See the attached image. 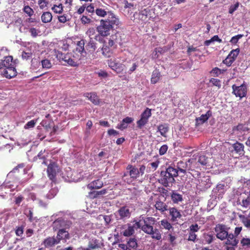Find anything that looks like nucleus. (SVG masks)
Listing matches in <instances>:
<instances>
[{
	"label": "nucleus",
	"instance_id": "obj_1",
	"mask_svg": "<svg viewBox=\"0 0 250 250\" xmlns=\"http://www.w3.org/2000/svg\"><path fill=\"white\" fill-rule=\"evenodd\" d=\"M120 24V21L115 14H110L109 17L101 19L100 24L96 27L97 31L101 36L105 37L110 34L111 31L117 28Z\"/></svg>",
	"mask_w": 250,
	"mask_h": 250
},
{
	"label": "nucleus",
	"instance_id": "obj_2",
	"mask_svg": "<svg viewBox=\"0 0 250 250\" xmlns=\"http://www.w3.org/2000/svg\"><path fill=\"white\" fill-rule=\"evenodd\" d=\"M143 226L142 230L145 233L149 234L153 239L160 240L162 239V234L159 229L154 228L157 221L152 217H142Z\"/></svg>",
	"mask_w": 250,
	"mask_h": 250
},
{
	"label": "nucleus",
	"instance_id": "obj_3",
	"mask_svg": "<svg viewBox=\"0 0 250 250\" xmlns=\"http://www.w3.org/2000/svg\"><path fill=\"white\" fill-rule=\"evenodd\" d=\"M178 175L177 169L169 166L165 171H162L160 174V178L159 182L165 187L169 186V184H172L175 180L174 177Z\"/></svg>",
	"mask_w": 250,
	"mask_h": 250
},
{
	"label": "nucleus",
	"instance_id": "obj_4",
	"mask_svg": "<svg viewBox=\"0 0 250 250\" xmlns=\"http://www.w3.org/2000/svg\"><path fill=\"white\" fill-rule=\"evenodd\" d=\"M108 66L118 74H122L125 69V65L120 63L116 58H112L107 61Z\"/></svg>",
	"mask_w": 250,
	"mask_h": 250
},
{
	"label": "nucleus",
	"instance_id": "obj_5",
	"mask_svg": "<svg viewBox=\"0 0 250 250\" xmlns=\"http://www.w3.org/2000/svg\"><path fill=\"white\" fill-rule=\"evenodd\" d=\"M232 94L234 95L236 97H239L240 99L247 96L248 92V88L247 85L244 83L239 86L236 84L232 85Z\"/></svg>",
	"mask_w": 250,
	"mask_h": 250
},
{
	"label": "nucleus",
	"instance_id": "obj_6",
	"mask_svg": "<svg viewBox=\"0 0 250 250\" xmlns=\"http://www.w3.org/2000/svg\"><path fill=\"white\" fill-rule=\"evenodd\" d=\"M72 223L70 221L58 218L53 222L52 227L54 230L56 231L60 229H69Z\"/></svg>",
	"mask_w": 250,
	"mask_h": 250
},
{
	"label": "nucleus",
	"instance_id": "obj_7",
	"mask_svg": "<svg viewBox=\"0 0 250 250\" xmlns=\"http://www.w3.org/2000/svg\"><path fill=\"white\" fill-rule=\"evenodd\" d=\"M59 172V167L55 162H51L47 169V175L49 179L55 182L56 180V176Z\"/></svg>",
	"mask_w": 250,
	"mask_h": 250
},
{
	"label": "nucleus",
	"instance_id": "obj_8",
	"mask_svg": "<svg viewBox=\"0 0 250 250\" xmlns=\"http://www.w3.org/2000/svg\"><path fill=\"white\" fill-rule=\"evenodd\" d=\"M215 231L216 233L217 238L224 240L226 239L228 236V230L225 225L218 224L215 228Z\"/></svg>",
	"mask_w": 250,
	"mask_h": 250
},
{
	"label": "nucleus",
	"instance_id": "obj_9",
	"mask_svg": "<svg viewBox=\"0 0 250 250\" xmlns=\"http://www.w3.org/2000/svg\"><path fill=\"white\" fill-rule=\"evenodd\" d=\"M57 58L60 61H63L65 62L63 63L64 65H68L71 66H74V62L72 60V54H65L59 52L57 54Z\"/></svg>",
	"mask_w": 250,
	"mask_h": 250
},
{
	"label": "nucleus",
	"instance_id": "obj_10",
	"mask_svg": "<svg viewBox=\"0 0 250 250\" xmlns=\"http://www.w3.org/2000/svg\"><path fill=\"white\" fill-rule=\"evenodd\" d=\"M168 210L169 211L170 220L172 222H176L182 217V214L180 210L176 208L170 207Z\"/></svg>",
	"mask_w": 250,
	"mask_h": 250
},
{
	"label": "nucleus",
	"instance_id": "obj_11",
	"mask_svg": "<svg viewBox=\"0 0 250 250\" xmlns=\"http://www.w3.org/2000/svg\"><path fill=\"white\" fill-rule=\"evenodd\" d=\"M154 207L156 210H158L162 214H164L169 208L167 204L160 199H158L155 202Z\"/></svg>",
	"mask_w": 250,
	"mask_h": 250
},
{
	"label": "nucleus",
	"instance_id": "obj_12",
	"mask_svg": "<svg viewBox=\"0 0 250 250\" xmlns=\"http://www.w3.org/2000/svg\"><path fill=\"white\" fill-rule=\"evenodd\" d=\"M1 73L4 77L9 79L15 77L17 74L15 66L4 68Z\"/></svg>",
	"mask_w": 250,
	"mask_h": 250
},
{
	"label": "nucleus",
	"instance_id": "obj_13",
	"mask_svg": "<svg viewBox=\"0 0 250 250\" xmlns=\"http://www.w3.org/2000/svg\"><path fill=\"white\" fill-rule=\"evenodd\" d=\"M83 96L87 98L94 105H99L100 103V99L96 92H86Z\"/></svg>",
	"mask_w": 250,
	"mask_h": 250
},
{
	"label": "nucleus",
	"instance_id": "obj_14",
	"mask_svg": "<svg viewBox=\"0 0 250 250\" xmlns=\"http://www.w3.org/2000/svg\"><path fill=\"white\" fill-rule=\"evenodd\" d=\"M68 229H60L58 230L57 234V239L59 240L60 243L61 240L66 241L70 239V236L68 232Z\"/></svg>",
	"mask_w": 250,
	"mask_h": 250
},
{
	"label": "nucleus",
	"instance_id": "obj_15",
	"mask_svg": "<svg viewBox=\"0 0 250 250\" xmlns=\"http://www.w3.org/2000/svg\"><path fill=\"white\" fill-rule=\"evenodd\" d=\"M233 150L232 152L234 151L236 153L238 154L240 156H243L245 154L244 146L242 143L238 142H236L232 145Z\"/></svg>",
	"mask_w": 250,
	"mask_h": 250
},
{
	"label": "nucleus",
	"instance_id": "obj_16",
	"mask_svg": "<svg viewBox=\"0 0 250 250\" xmlns=\"http://www.w3.org/2000/svg\"><path fill=\"white\" fill-rule=\"evenodd\" d=\"M118 213L121 219L129 218L131 215L129 209L126 206L121 207L118 210Z\"/></svg>",
	"mask_w": 250,
	"mask_h": 250
},
{
	"label": "nucleus",
	"instance_id": "obj_17",
	"mask_svg": "<svg viewBox=\"0 0 250 250\" xmlns=\"http://www.w3.org/2000/svg\"><path fill=\"white\" fill-rule=\"evenodd\" d=\"M126 169L129 170L128 174L131 178L134 179H137L139 177V171L137 168L135 167L129 165L126 167Z\"/></svg>",
	"mask_w": 250,
	"mask_h": 250
},
{
	"label": "nucleus",
	"instance_id": "obj_18",
	"mask_svg": "<svg viewBox=\"0 0 250 250\" xmlns=\"http://www.w3.org/2000/svg\"><path fill=\"white\" fill-rule=\"evenodd\" d=\"M59 240L54 237H48L44 240L43 244L46 248H49L59 244Z\"/></svg>",
	"mask_w": 250,
	"mask_h": 250
},
{
	"label": "nucleus",
	"instance_id": "obj_19",
	"mask_svg": "<svg viewBox=\"0 0 250 250\" xmlns=\"http://www.w3.org/2000/svg\"><path fill=\"white\" fill-rule=\"evenodd\" d=\"M249 128L245 124H239L233 127L232 131L234 133L238 134L249 131Z\"/></svg>",
	"mask_w": 250,
	"mask_h": 250
},
{
	"label": "nucleus",
	"instance_id": "obj_20",
	"mask_svg": "<svg viewBox=\"0 0 250 250\" xmlns=\"http://www.w3.org/2000/svg\"><path fill=\"white\" fill-rule=\"evenodd\" d=\"M133 120L132 118L126 117L122 120L120 124L118 125L117 128L121 130L125 129L127 127L128 125L131 123Z\"/></svg>",
	"mask_w": 250,
	"mask_h": 250
},
{
	"label": "nucleus",
	"instance_id": "obj_21",
	"mask_svg": "<svg viewBox=\"0 0 250 250\" xmlns=\"http://www.w3.org/2000/svg\"><path fill=\"white\" fill-rule=\"evenodd\" d=\"M212 115V112L209 110H208L205 114H202L200 117L196 119V124H203L208 121V118Z\"/></svg>",
	"mask_w": 250,
	"mask_h": 250
},
{
	"label": "nucleus",
	"instance_id": "obj_22",
	"mask_svg": "<svg viewBox=\"0 0 250 250\" xmlns=\"http://www.w3.org/2000/svg\"><path fill=\"white\" fill-rule=\"evenodd\" d=\"M103 186V182L100 179L94 180L87 185V188L89 189H100Z\"/></svg>",
	"mask_w": 250,
	"mask_h": 250
},
{
	"label": "nucleus",
	"instance_id": "obj_23",
	"mask_svg": "<svg viewBox=\"0 0 250 250\" xmlns=\"http://www.w3.org/2000/svg\"><path fill=\"white\" fill-rule=\"evenodd\" d=\"M96 14L100 17L105 18L106 17H109V15L111 14H115L111 11H106L105 9L102 8H97L95 10Z\"/></svg>",
	"mask_w": 250,
	"mask_h": 250
},
{
	"label": "nucleus",
	"instance_id": "obj_24",
	"mask_svg": "<svg viewBox=\"0 0 250 250\" xmlns=\"http://www.w3.org/2000/svg\"><path fill=\"white\" fill-rule=\"evenodd\" d=\"M162 75L159 69H155L153 70L152 73L151 78L150 79L151 83L155 84L159 81Z\"/></svg>",
	"mask_w": 250,
	"mask_h": 250
},
{
	"label": "nucleus",
	"instance_id": "obj_25",
	"mask_svg": "<svg viewBox=\"0 0 250 250\" xmlns=\"http://www.w3.org/2000/svg\"><path fill=\"white\" fill-rule=\"evenodd\" d=\"M227 241L226 244L227 245H231V246H236L238 243V240L234 237V234L232 233H228L227 237L226 238Z\"/></svg>",
	"mask_w": 250,
	"mask_h": 250
},
{
	"label": "nucleus",
	"instance_id": "obj_26",
	"mask_svg": "<svg viewBox=\"0 0 250 250\" xmlns=\"http://www.w3.org/2000/svg\"><path fill=\"white\" fill-rule=\"evenodd\" d=\"M171 199L174 204H178L183 200L182 195L178 193L175 191H172L170 194Z\"/></svg>",
	"mask_w": 250,
	"mask_h": 250
},
{
	"label": "nucleus",
	"instance_id": "obj_27",
	"mask_svg": "<svg viewBox=\"0 0 250 250\" xmlns=\"http://www.w3.org/2000/svg\"><path fill=\"white\" fill-rule=\"evenodd\" d=\"M158 131L160 132L161 135L165 137H167V133L168 131L169 127L167 124H160L158 126Z\"/></svg>",
	"mask_w": 250,
	"mask_h": 250
},
{
	"label": "nucleus",
	"instance_id": "obj_28",
	"mask_svg": "<svg viewBox=\"0 0 250 250\" xmlns=\"http://www.w3.org/2000/svg\"><path fill=\"white\" fill-rule=\"evenodd\" d=\"M3 67L7 68L11 66H15V63L13 61V58L12 56L5 57L3 60H2Z\"/></svg>",
	"mask_w": 250,
	"mask_h": 250
},
{
	"label": "nucleus",
	"instance_id": "obj_29",
	"mask_svg": "<svg viewBox=\"0 0 250 250\" xmlns=\"http://www.w3.org/2000/svg\"><path fill=\"white\" fill-rule=\"evenodd\" d=\"M41 64L42 68L44 69H49L52 68V64L51 61L48 59L44 58L39 62V65Z\"/></svg>",
	"mask_w": 250,
	"mask_h": 250
},
{
	"label": "nucleus",
	"instance_id": "obj_30",
	"mask_svg": "<svg viewBox=\"0 0 250 250\" xmlns=\"http://www.w3.org/2000/svg\"><path fill=\"white\" fill-rule=\"evenodd\" d=\"M177 168L178 171L185 174L187 169H190V167L187 166V164L184 163L183 161H180L177 164Z\"/></svg>",
	"mask_w": 250,
	"mask_h": 250
},
{
	"label": "nucleus",
	"instance_id": "obj_31",
	"mask_svg": "<svg viewBox=\"0 0 250 250\" xmlns=\"http://www.w3.org/2000/svg\"><path fill=\"white\" fill-rule=\"evenodd\" d=\"M41 20L43 23H48L52 20V15L50 12H44L41 16Z\"/></svg>",
	"mask_w": 250,
	"mask_h": 250
},
{
	"label": "nucleus",
	"instance_id": "obj_32",
	"mask_svg": "<svg viewBox=\"0 0 250 250\" xmlns=\"http://www.w3.org/2000/svg\"><path fill=\"white\" fill-rule=\"evenodd\" d=\"M160 164V162L158 160L149 163L147 166V172H150L151 171H155L158 167L159 165Z\"/></svg>",
	"mask_w": 250,
	"mask_h": 250
},
{
	"label": "nucleus",
	"instance_id": "obj_33",
	"mask_svg": "<svg viewBox=\"0 0 250 250\" xmlns=\"http://www.w3.org/2000/svg\"><path fill=\"white\" fill-rule=\"evenodd\" d=\"M208 162V157L205 155H201L199 156L198 161L196 163L197 166H194V167H198L199 166V164H200L202 166H206Z\"/></svg>",
	"mask_w": 250,
	"mask_h": 250
},
{
	"label": "nucleus",
	"instance_id": "obj_34",
	"mask_svg": "<svg viewBox=\"0 0 250 250\" xmlns=\"http://www.w3.org/2000/svg\"><path fill=\"white\" fill-rule=\"evenodd\" d=\"M51 9L56 14H62L63 10V6L62 3H59L58 5L54 4Z\"/></svg>",
	"mask_w": 250,
	"mask_h": 250
},
{
	"label": "nucleus",
	"instance_id": "obj_35",
	"mask_svg": "<svg viewBox=\"0 0 250 250\" xmlns=\"http://www.w3.org/2000/svg\"><path fill=\"white\" fill-rule=\"evenodd\" d=\"M77 47L76 48V51L79 53L82 54L84 50V41L81 40L79 41L77 43Z\"/></svg>",
	"mask_w": 250,
	"mask_h": 250
},
{
	"label": "nucleus",
	"instance_id": "obj_36",
	"mask_svg": "<svg viewBox=\"0 0 250 250\" xmlns=\"http://www.w3.org/2000/svg\"><path fill=\"white\" fill-rule=\"evenodd\" d=\"M239 217L245 227L250 228V219L244 215H239Z\"/></svg>",
	"mask_w": 250,
	"mask_h": 250
},
{
	"label": "nucleus",
	"instance_id": "obj_37",
	"mask_svg": "<svg viewBox=\"0 0 250 250\" xmlns=\"http://www.w3.org/2000/svg\"><path fill=\"white\" fill-rule=\"evenodd\" d=\"M82 57V54H78L76 52H74V54L72 55V60L74 62V66H77L79 65V62L81 60Z\"/></svg>",
	"mask_w": 250,
	"mask_h": 250
},
{
	"label": "nucleus",
	"instance_id": "obj_38",
	"mask_svg": "<svg viewBox=\"0 0 250 250\" xmlns=\"http://www.w3.org/2000/svg\"><path fill=\"white\" fill-rule=\"evenodd\" d=\"M151 116V110L146 108L141 114V117L148 121V119Z\"/></svg>",
	"mask_w": 250,
	"mask_h": 250
},
{
	"label": "nucleus",
	"instance_id": "obj_39",
	"mask_svg": "<svg viewBox=\"0 0 250 250\" xmlns=\"http://www.w3.org/2000/svg\"><path fill=\"white\" fill-rule=\"evenodd\" d=\"M134 227L129 225L128 227L123 232L125 236H130L134 233Z\"/></svg>",
	"mask_w": 250,
	"mask_h": 250
},
{
	"label": "nucleus",
	"instance_id": "obj_40",
	"mask_svg": "<svg viewBox=\"0 0 250 250\" xmlns=\"http://www.w3.org/2000/svg\"><path fill=\"white\" fill-rule=\"evenodd\" d=\"M239 205L245 208H249L250 206V197L247 196L246 198L243 199Z\"/></svg>",
	"mask_w": 250,
	"mask_h": 250
},
{
	"label": "nucleus",
	"instance_id": "obj_41",
	"mask_svg": "<svg viewBox=\"0 0 250 250\" xmlns=\"http://www.w3.org/2000/svg\"><path fill=\"white\" fill-rule=\"evenodd\" d=\"M161 225L163 228L167 230H170L172 228L171 224L167 220L163 219L160 221Z\"/></svg>",
	"mask_w": 250,
	"mask_h": 250
},
{
	"label": "nucleus",
	"instance_id": "obj_42",
	"mask_svg": "<svg viewBox=\"0 0 250 250\" xmlns=\"http://www.w3.org/2000/svg\"><path fill=\"white\" fill-rule=\"evenodd\" d=\"M127 245L130 249H135L137 247V243L136 239L134 238H131L127 241Z\"/></svg>",
	"mask_w": 250,
	"mask_h": 250
},
{
	"label": "nucleus",
	"instance_id": "obj_43",
	"mask_svg": "<svg viewBox=\"0 0 250 250\" xmlns=\"http://www.w3.org/2000/svg\"><path fill=\"white\" fill-rule=\"evenodd\" d=\"M240 243L243 248H250V238H243L240 241Z\"/></svg>",
	"mask_w": 250,
	"mask_h": 250
},
{
	"label": "nucleus",
	"instance_id": "obj_44",
	"mask_svg": "<svg viewBox=\"0 0 250 250\" xmlns=\"http://www.w3.org/2000/svg\"><path fill=\"white\" fill-rule=\"evenodd\" d=\"M204 238L206 242L209 244L212 242L214 236L212 234L204 233Z\"/></svg>",
	"mask_w": 250,
	"mask_h": 250
},
{
	"label": "nucleus",
	"instance_id": "obj_45",
	"mask_svg": "<svg viewBox=\"0 0 250 250\" xmlns=\"http://www.w3.org/2000/svg\"><path fill=\"white\" fill-rule=\"evenodd\" d=\"M240 52L239 48H236L235 49L232 50L228 55L231 58L233 59V60H235L237 57L238 56Z\"/></svg>",
	"mask_w": 250,
	"mask_h": 250
},
{
	"label": "nucleus",
	"instance_id": "obj_46",
	"mask_svg": "<svg viewBox=\"0 0 250 250\" xmlns=\"http://www.w3.org/2000/svg\"><path fill=\"white\" fill-rule=\"evenodd\" d=\"M38 119L36 120H32L29 122H28L24 126V128L25 129H29L33 128L35 126L36 123Z\"/></svg>",
	"mask_w": 250,
	"mask_h": 250
},
{
	"label": "nucleus",
	"instance_id": "obj_47",
	"mask_svg": "<svg viewBox=\"0 0 250 250\" xmlns=\"http://www.w3.org/2000/svg\"><path fill=\"white\" fill-rule=\"evenodd\" d=\"M101 195L100 191H93L88 193V196L90 199H95L99 197Z\"/></svg>",
	"mask_w": 250,
	"mask_h": 250
},
{
	"label": "nucleus",
	"instance_id": "obj_48",
	"mask_svg": "<svg viewBox=\"0 0 250 250\" xmlns=\"http://www.w3.org/2000/svg\"><path fill=\"white\" fill-rule=\"evenodd\" d=\"M148 123V121L141 117L140 119L137 122V127L141 129L143 126L146 125Z\"/></svg>",
	"mask_w": 250,
	"mask_h": 250
},
{
	"label": "nucleus",
	"instance_id": "obj_49",
	"mask_svg": "<svg viewBox=\"0 0 250 250\" xmlns=\"http://www.w3.org/2000/svg\"><path fill=\"white\" fill-rule=\"evenodd\" d=\"M209 82L212 83L213 85L217 86L218 88H220L221 87V82L219 79L211 78L210 79Z\"/></svg>",
	"mask_w": 250,
	"mask_h": 250
},
{
	"label": "nucleus",
	"instance_id": "obj_50",
	"mask_svg": "<svg viewBox=\"0 0 250 250\" xmlns=\"http://www.w3.org/2000/svg\"><path fill=\"white\" fill-rule=\"evenodd\" d=\"M116 40H117L116 35H112L110 37L109 39L108 40L107 45L110 47L113 46L114 45Z\"/></svg>",
	"mask_w": 250,
	"mask_h": 250
},
{
	"label": "nucleus",
	"instance_id": "obj_51",
	"mask_svg": "<svg viewBox=\"0 0 250 250\" xmlns=\"http://www.w3.org/2000/svg\"><path fill=\"white\" fill-rule=\"evenodd\" d=\"M40 8L41 9H43L47 7L48 1L46 0H39L38 2Z\"/></svg>",
	"mask_w": 250,
	"mask_h": 250
},
{
	"label": "nucleus",
	"instance_id": "obj_52",
	"mask_svg": "<svg viewBox=\"0 0 250 250\" xmlns=\"http://www.w3.org/2000/svg\"><path fill=\"white\" fill-rule=\"evenodd\" d=\"M234 62L233 59H232L228 55L227 58L223 60V63L226 64L228 66H230L232 63Z\"/></svg>",
	"mask_w": 250,
	"mask_h": 250
},
{
	"label": "nucleus",
	"instance_id": "obj_53",
	"mask_svg": "<svg viewBox=\"0 0 250 250\" xmlns=\"http://www.w3.org/2000/svg\"><path fill=\"white\" fill-rule=\"evenodd\" d=\"M32 54L31 52H22L21 54V58L24 60H30L32 58Z\"/></svg>",
	"mask_w": 250,
	"mask_h": 250
},
{
	"label": "nucleus",
	"instance_id": "obj_54",
	"mask_svg": "<svg viewBox=\"0 0 250 250\" xmlns=\"http://www.w3.org/2000/svg\"><path fill=\"white\" fill-rule=\"evenodd\" d=\"M243 35L239 34L232 37L231 40H230V42L233 44H236L238 42L239 40L241 39L243 37Z\"/></svg>",
	"mask_w": 250,
	"mask_h": 250
},
{
	"label": "nucleus",
	"instance_id": "obj_55",
	"mask_svg": "<svg viewBox=\"0 0 250 250\" xmlns=\"http://www.w3.org/2000/svg\"><path fill=\"white\" fill-rule=\"evenodd\" d=\"M23 11L28 15V16L31 17L34 13L33 10L29 6H25L23 8Z\"/></svg>",
	"mask_w": 250,
	"mask_h": 250
},
{
	"label": "nucleus",
	"instance_id": "obj_56",
	"mask_svg": "<svg viewBox=\"0 0 250 250\" xmlns=\"http://www.w3.org/2000/svg\"><path fill=\"white\" fill-rule=\"evenodd\" d=\"M197 239V235L195 232L188 231V241L195 242Z\"/></svg>",
	"mask_w": 250,
	"mask_h": 250
},
{
	"label": "nucleus",
	"instance_id": "obj_57",
	"mask_svg": "<svg viewBox=\"0 0 250 250\" xmlns=\"http://www.w3.org/2000/svg\"><path fill=\"white\" fill-rule=\"evenodd\" d=\"M239 6V2H236L234 5H231L229 10V14H232L238 8Z\"/></svg>",
	"mask_w": 250,
	"mask_h": 250
},
{
	"label": "nucleus",
	"instance_id": "obj_58",
	"mask_svg": "<svg viewBox=\"0 0 250 250\" xmlns=\"http://www.w3.org/2000/svg\"><path fill=\"white\" fill-rule=\"evenodd\" d=\"M57 192L56 189H52L49 191L48 193L46 195V196L49 199H52L56 195Z\"/></svg>",
	"mask_w": 250,
	"mask_h": 250
},
{
	"label": "nucleus",
	"instance_id": "obj_59",
	"mask_svg": "<svg viewBox=\"0 0 250 250\" xmlns=\"http://www.w3.org/2000/svg\"><path fill=\"white\" fill-rule=\"evenodd\" d=\"M200 229V227H199L198 224H192L189 226L188 231L196 232H197Z\"/></svg>",
	"mask_w": 250,
	"mask_h": 250
},
{
	"label": "nucleus",
	"instance_id": "obj_60",
	"mask_svg": "<svg viewBox=\"0 0 250 250\" xmlns=\"http://www.w3.org/2000/svg\"><path fill=\"white\" fill-rule=\"evenodd\" d=\"M99 77L106 78L108 77V73L105 70H100L99 71L97 72Z\"/></svg>",
	"mask_w": 250,
	"mask_h": 250
},
{
	"label": "nucleus",
	"instance_id": "obj_61",
	"mask_svg": "<svg viewBox=\"0 0 250 250\" xmlns=\"http://www.w3.org/2000/svg\"><path fill=\"white\" fill-rule=\"evenodd\" d=\"M23 229L24 227L22 226L17 227L15 230V233L16 235L18 236H21L23 233Z\"/></svg>",
	"mask_w": 250,
	"mask_h": 250
},
{
	"label": "nucleus",
	"instance_id": "obj_62",
	"mask_svg": "<svg viewBox=\"0 0 250 250\" xmlns=\"http://www.w3.org/2000/svg\"><path fill=\"white\" fill-rule=\"evenodd\" d=\"M221 69L218 68V67H214L213 68L211 71H210V73L212 74L213 76L214 77H218L221 74Z\"/></svg>",
	"mask_w": 250,
	"mask_h": 250
},
{
	"label": "nucleus",
	"instance_id": "obj_63",
	"mask_svg": "<svg viewBox=\"0 0 250 250\" xmlns=\"http://www.w3.org/2000/svg\"><path fill=\"white\" fill-rule=\"evenodd\" d=\"M58 19L59 22L63 23L66 22L68 20L67 19V15L66 14H63L62 15L58 16Z\"/></svg>",
	"mask_w": 250,
	"mask_h": 250
},
{
	"label": "nucleus",
	"instance_id": "obj_64",
	"mask_svg": "<svg viewBox=\"0 0 250 250\" xmlns=\"http://www.w3.org/2000/svg\"><path fill=\"white\" fill-rule=\"evenodd\" d=\"M167 149L168 146L166 145H164L162 146H161V147L159 149V151L160 155H163L165 154L167 152Z\"/></svg>",
	"mask_w": 250,
	"mask_h": 250
}]
</instances>
